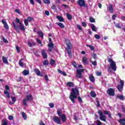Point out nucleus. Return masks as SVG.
Returning <instances> with one entry per match:
<instances>
[{
  "label": "nucleus",
  "mask_w": 125,
  "mask_h": 125,
  "mask_svg": "<svg viewBox=\"0 0 125 125\" xmlns=\"http://www.w3.org/2000/svg\"><path fill=\"white\" fill-rule=\"evenodd\" d=\"M77 95H80L79 89L76 88H73L69 96V99H70L73 104H75V100L78 98Z\"/></svg>",
  "instance_id": "f257e3e1"
},
{
  "label": "nucleus",
  "mask_w": 125,
  "mask_h": 125,
  "mask_svg": "<svg viewBox=\"0 0 125 125\" xmlns=\"http://www.w3.org/2000/svg\"><path fill=\"white\" fill-rule=\"evenodd\" d=\"M65 43L67 46L66 50L67 51L68 55L72 56V53H71V46H72V44H71V42H70V40L66 39L65 40Z\"/></svg>",
  "instance_id": "f03ea898"
},
{
  "label": "nucleus",
  "mask_w": 125,
  "mask_h": 125,
  "mask_svg": "<svg viewBox=\"0 0 125 125\" xmlns=\"http://www.w3.org/2000/svg\"><path fill=\"white\" fill-rule=\"evenodd\" d=\"M108 61L110 63V68L113 70V71H116L117 70V64L116 62L112 60V59H108Z\"/></svg>",
  "instance_id": "7ed1b4c3"
},
{
  "label": "nucleus",
  "mask_w": 125,
  "mask_h": 125,
  "mask_svg": "<svg viewBox=\"0 0 125 125\" xmlns=\"http://www.w3.org/2000/svg\"><path fill=\"white\" fill-rule=\"evenodd\" d=\"M26 98L23 99L22 103L24 106H27V102L28 101H32L33 100V96L31 95H27L25 96Z\"/></svg>",
  "instance_id": "20e7f679"
},
{
  "label": "nucleus",
  "mask_w": 125,
  "mask_h": 125,
  "mask_svg": "<svg viewBox=\"0 0 125 125\" xmlns=\"http://www.w3.org/2000/svg\"><path fill=\"white\" fill-rule=\"evenodd\" d=\"M84 71V69H77L76 71V78H78L79 79H82L83 75L82 73Z\"/></svg>",
  "instance_id": "39448f33"
},
{
  "label": "nucleus",
  "mask_w": 125,
  "mask_h": 125,
  "mask_svg": "<svg viewBox=\"0 0 125 125\" xmlns=\"http://www.w3.org/2000/svg\"><path fill=\"white\" fill-rule=\"evenodd\" d=\"M120 84H118L117 88L121 92L122 90H123V89L124 88V85L125 84V82L123 80L120 81Z\"/></svg>",
  "instance_id": "423d86ee"
},
{
  "label": "nucleus",
  "mask_w": 125,
  "mask_h": 125,
  "mask_svg": "<svg viewBox=\"0 0 125 125\" xmlns=\"http://www.w3.org/2000/svg\"><path fill=\"white\" fill-rule=\"evenodd\" d=\"M98 113L100 115V120H101V121H103V122H106V116L103 115L102 111L99 110Z\"/></svg>",
  "instance_id": "0eeeda50"
},
{
  "label": "nucleus",
  "mask_w": 125,
  "mask_h": 125,
  "mask_svg": "<svg viewBox=\"0 0 125 125\" xmlns=\"http://www.w3.org/2000/svg\"><path fill=\"white\" fill-rule=\"evenodd\" d=\"M53 121L56 124L58 125H61V119L57 116H54L53 117Z\"/></svg>",
  "instance_id": "6e6552de"
},
{
  "label": "nucleus",
  "mask_w": 125,
  "mask_h": 125,
  "mask_svg": "<svg viewBox=\"0 0 125 125\" xmlns=\"http://www.w3.org/2000/svg\"><path fill=\"white\" fill-rule=\"evenodd\" d=\"M107 93L110 96H114L115 95V90H114V89L110 88L107 90Z\"/></svg>",
  "instance_id": "1a4fd4ad"
},
{
  "label": "nucleus",
  "mask_w": 125,
  "mask_h": 125,
  "mask_svg": "<svg viewBox=\"0 0 125 125\" xmlns=\"http://www.w3.org/2000/svg\"><path fill=\"white\" fill-rule=\"evenodd\" d=\"M77 3L81 7H85V2L84 1V0H79Z\"/></svg>",
  "instance_id": "9d476101"
},
{
  "label": "nucleus",
  "mask_w": 125,
  "mask_h": 125,
  "mask_svg": "<svg viewBox=\"0 0 125 125\" xmlns=\"http://www.w3.org/2000/svg\"><path fill=\"white\" fill-rule=\"evenodd\" d=\"M34 71L35 74H36L37 75V76H39V77H42L43 74H42V73L41 72V71H40V70L39 69L34 68Z\"/></svg>",
  "instance_id": "9b49d317"
},
{
  "label": "nucleus",
  "mask_w": 125,
  "mask_h": 125,
  "mask_svg": "<svg viewBox=\"0 0 125 125\" xmlns=\"http://www.w3.org/2000/svg\"><path fill=\"white\" fill-rule=\"evenodd\" d=\"M13 25L15 28V30L18 32V33H20V27H19V25L16 24L14 22H13Z\"/></svg>",
  "instance_id": "f8f14e48"
},
{
  "label": "nucleus",
  "mask_w": 125,
  "mask_h": 125,
  "mask_svg": "<svg viewBox=\"0 0 125 125\" xmlns=\"http://www.w3.org/2000/svg\"><path fill=\"white\" fill-rule=\"evenodd\" d=\"M42 54L44 59H46V58H47V54H46V52H45V50H44V49L42 50Z\"/></svg>",
  "instance_id": "ddd939ff"
},
{
  "label": "nucleus",
  "mask_w": 125,
  "mask_h": 125,
  "mask_svg": "<svg viewBox=\"0 0 125 125\" xmlns=\"http://www.w3.org/2000/svg\"><path fill=\"white\" fill-rule=\"evenodd\" d=\"M60 117L61 118L62 123H65V122H66L67 119L66 118V115H65V114H62Z\"/></svg>",
  "instance_id": "4468645a"
},
{
  "label": "nucleus",
  "mask_w": 125,
  "mask_h": 125,
  "mask_svg": "<svg viewBox=\"0 0 125 125\" xmlns=\"http://www.w3.org/2000/svg\"><path fill=\"white\" fill-rule=\"evenodd\" d=\"M2 24H3L4 28H5V29H6L7 30H8V29H9V27H8V25L7 24V23L5 22V21L2 20Z\"/></svg>",
  "instance_id": "2eb2a0df"
},
{
  "label": "nucleus",
  "mask_w": 125,
  "mask_h": 125,
  "mask_svg": "<svg viewBox=\"0 0 125 125\" xmlns=\"http://www.w3.org/2000/svg\"><path fill=\"white\" fill-rule=\"evenodd\" d=\"M91 28L92 29V31H93V32H97V27H96V26H95V25H94V24H91Z\"/></svg>",
  "instance_id": "dca6fc26"
},
{
  "label": "nucleus",
  "mask_w": 125,
  "mask_h": 125,
  "mask_svg": "<svg viewBox=\"0 0 125 125\" xmlns=\"http://www.w3.org/2000/svg\"><path fill=\"white\" fill-rule=\"evenodd\" d=\"M20 30L21 31H23V32H25V27H24V25H23V24L22 22H20Z\"/></svg>",
  "instance_id": "f3484780"
},
{
  "label": "nucleus",
  "mask_w": 125,
  "mask_h": 125,
  "mask_svg": "<svg viewBox=\"0 0 125 125\" xmlns=\"http://www.w3.org/2000/svg\"><path fill=\"white\" fill-rule=\"evenodd\" d=\"M2 60L5 64H8V61H7V58L5 57H2Z\"/></svg>",
  "instance_id": "a211bd4d"
},
{
  "label": "nucleus",
  "mask_w": 125,
  "mask_h": 125,
  "mask_svg": "<svg viewBox=\"0 0 125 125\" xmlns=\"http://www.w3.org/2000/svg\"><path fill=\"white\" fill-rule=\"evenodd\" d=\"M66 86L68 87H73L74 86V83L73 82H68L66 83Z\"/></svg>",
  "instance_id": "6ab92c4d"
},
{
  "label": "nucleus",
  "mask_w": 125,
  "mask_h": 125,
  "mask_svg": "<svg viewBox=\"0 0 125 125\" xmlns=\"http://www.w3.org/2000/svg\"><path fill=\"white\" fill-rule=\"evenodd\" d=\"M57 71L59 73H60V74H61V75H62V76H67V74H66V72L64 71H62L60 69H58Z\"/></svg>",
  "instance_id": "aec40b11"
},
{
  "label": "nucleus",
  "mask_w": 125,
  "mask_h": 125,
  "mask_svg": "<svg viewBox=\"0 0 125 125\" xmlns=\"http://www.w3.org/2000/svg\"><path fill=\"white\" fill-rule=\"evenodd\" d=\"M82 61L84 64H88V62H87V58H86L85 57L83 58Z\"/></svg>",
  "instance_id": "412c9836"
},
{
  "label": "nucleus",
  "mask_w": 125,
  "mask_h": 125,
  "mask_svg": "<svg viewBox=\"0 0 125 125\" xmlns=\"http://www.w3.org/2000/svg\"><path fill=\"white\" fill-rule=\"evenodd\" d=\"M56 18L60 21V22H64V19H63V17L58 16Z\"/></svg>",
  "instance_id": "4be33fe9"
},
{
  "label": "nucleus",
  "mask_w": 125,
  "mask_h": 125,
  "mask_svg": "<svg viewBox=\"0 0 125 125\" xmlns=\"http://www.w3.org/2000/svg\"><path fill=\"white\" fill-rule=\"evenodd\" d=\"M108 9H109V11L110 13H113V5H112L111 4H109L108 5Z\"/></svg>",
  "instance_id": "5701e85b"
},
{
  "label": "nucleus",
  "mask_w": 125,
  "mask_h": 125,
  "mask_svg": "<svg viewBox=\"0 0 125 125\" xmlns=\"http://www.w3.org/2000/svg\"><path fill=\"white\" fill-rule=\"evenodd\" d=\"M56 24H58V26H59V27H60V28H62V29L65 28V26L64 25V24L61 22H57Z\"/></svg>",
  "instance_id": "b1692460"
},
{
  "label": "nucleus",
  "mask_w": 125,
  "mask_h": 125,
  "mask_svg": "<svg viewBox=\"0 0 125 125\" xmlns=\"http://www.w3.org/2000/svg\"><path fill=\"white\" fill-rule=\"evenodd\" d=\"M91 57L94 59V60H96L97 59V55L95 54V53H93L91 55Z\"/></svg>",
  "instance_id": "393cba45"
},
{
  "label": "nucleus",
  "mask_w": 125,
  "mask_h": 125,
  "mask_svg": "<svg viewBox=\"0 0 125 125\" xmlns=\"http://www.w3.org/2000/svg\"><path fill=\"white\" fill-rule=\"evenodd\" d=\"M89 79L90 81V82H91V83H94V77H93V76L92 75H90L89 76Z\"/></svg>",
  "instance_id": "a878e982"
},
{
  "label": "nucleus",
  "mask_w": 125,
  "mask_h": 125,
  "mask_svg": "<svg viewBox=\"0 0 125 125\" xmlns=\"http://www.w3.org/2000/svg\"><path fill=\"white\" fill-rule=\"evenodd\" d=\"M61 112H62V109H58V110L57 111V114H58V115L59 117H60L62 115V113Z\"/></svg>",
  "instance_id": "bb28decb"
},
{
  "label": "nucleus",
  "mask_w": 125,
  "mask_h": 125,
  "mask_svg": "<svg viewBox=\"0 0 125 125\" xmlns=\"http://www.w3.org/2000/svg\"><path fill=\"white\" fill-rule=\"evenodd\" d=\"M90 95L91 97H93V98L96 97V94L95 93V92H94V91H91L90 92Z\"/></svg>",
  "instance_id": "cd10ccee"
},
{
  "label": "nucleus",
  "mask_w": 125,
  "mask_h": 125,
  "mask_svg": "<svg viewBox=\"0 0 125 125\" xmlns=\"http://www.w3.org/2000/svg\"><path fill=\"white\" fill-rule=\"evenodd\" d=\"M22 74L24 76H27V75H29V71L27 70H23Z\"/></svg>",
  "instance_id": "c85d7f7f"
},
{
  "label": "nucleus",
  "mask_w": 125,
  "mask_h": 125,
  "mask_svg": "<svg viewBox=\"0 0 125 125\" xmlns=\"http://www.w3.org/2000/svg\"><path fill=\"white\" fill-rule=\"evenodd\" d=\"M21 116L24 120H27V115H26V113H25V112H22Z\"/></svg>",
  "instance_id": "c756f323"
},
{
  "label": "nucleus",
  "mask_w": 125,
  "mask_h": 125,
  "mask_svg": "<svg viewBox=\"0 0 125 125\" xmlns=\"http://www.w3.org/2000/svg\"><path fill=\"white\" fill-rule=\"evenodd\" d=\"M50 64L52 65V66H55V60H53V59H51V61H50Z\"/></svg>",
  "instance_id": "7c9ffc66"
},
{
  "label": "nucleus",
  "mask_w": 125,
  "mask_h": 125,
  "mask_svg": "<svg viewBox=\"0 0 125 125\" xmlns=\"http://www.w3.org/2000/svg\"><path fill=\"white\" fill-rule=\"evenodd\" d=\"M4 93L6 97H7L8 98H9V97H10V95H9V93H8V91H4Z\"/></svg>",
  "instance_id": "2f4dec72"
},
{
  "label": "nucleus",
  "mask_w": 125,
  "mask_h": 125,
  "mask_svg": "<svg viewBox=\"0 0 125 125\" xmlns=\"http://www.w3.org/2000/svg\"><path fill=\"white\" fill-rule=\"evenodd\" d=\"M66 17H67V19H68V20H71L72 19V18H73L72 15H70L69 14H66Z\"/></svg>",
  "instance_id": "473e14b6"
},
{
  "label": "nucleus",
  "mask_w": 125,
  "mask_h": 125,
  "mask_svg": "<svg viewBox=\"0 0 125 125\" xmlns=\"http://www.w3.org/2000/svg\"><path fill=\"white\" fill-rule=\"evenodd\" d=\"M91 63L93 65V66H97V62L96 61H91Z\"/></svg>",
  "instance_id": "72a5a7b5"
},
{
  "label": "nucleus",
  "mask_w": 125,
  "mask_h": 125,
  "mask_svg": "<svg viewBox=\"0 0 125 125\" xmlns=\"http://www.w3.org/2000/svg\"><path fill=\"white\" fill-rule=\"evenodd\" d=\"M117 98H119L121 100H124L125 97H124V96L120 95L117 96Z\"/></svg>",
  "instance_id": "f704fd0d"
},
{
  "label": "nucleus",
  "mask_w": 125,
  "mask_h": 125,
  "mask_svg": "<svg viewBox=\"0 0 125 125\" xmlns=\"http://www.w3.org/2000/svg\"><path fill=\"white\" fill-rule=\"evenodd\" d=\"M86 46H87V47H89L91 50H94V47H93V46H91L90 45H86Z\"/></svg>",
  "instance_id": "c9c22d12"
},
{
  "label": "nucleus",
  "mask_w": 125,
  "mask_h": 125,
  "mask_svg": "<svg viewBox=\"0 0 125 125\" xmlns=\"http://www.w3.org/2000/svg\"><path fill=\"white\" fill-rule=\"evenodd\" d=\"M89 20L91 23H93L94 22H95V20H94V19L91 17L89 18Z\"/></svg>",
  "instance_id": "e433bc0d"
},
{
  "label": "nucleus",
  "mask_w": 125,
  "mask_h": 125,
  "mask_svg": "<svg viewBox=\"0 0 125 125\" xmlns=\"http://www.w3.org/2000/svg\"><path fill=\"white\" fill-rule=\"evenodd\" d=\"M52 9H53V10H57V8L55 4H53L51 6Z\"/></svg>",
  "instance_id": "4c0bfd02"
},
{
  "label": "nucleus",
  "mask_w": 125,
  "mask_h": 125,
  "mask_svg": "<svg viewBox=\"0 0 125 125\" xmlns=\"http://www.w3.org/2000/svg\"><path fill=\"white\" fill-rule=\"evenodd\" d=\"M48 46V47L53 48V46H54V44H53V43H49Z\"/></svg>",
  "instance_id": "58836bf2"
},
{
  "label": "nucleus",
  "mask_w": 125,
  "mask_h": 125,
  "mask_svg": "<svg viewBox=\"0 0 125 125\" xmlns=\"http://www.w3.org/2000/svg\"><path fill=\"white\" fill-rule=\"evenodd\" d=\"M43 2H44V3H46V4L50 3V0H43Z\"/></svg>",
  "instance_id": "ea45409f"
},
{
  "label": "nucleus",
  "mask_w": 125,
  "mask_h": 125,
  "mask_svg": "<svg viewBox=\"0 0 125 125\" xmlns=\"http://www.w3.org/2000/svg\"><path fill=\"white\" fill-rule=\"evenodd\" d=\"M24 22L25 26H28V25L29 24V21L27 20H24Z\"/></svg>",
  "instance_id": "a19ab883"
},
{
  "label": "nucleus",
  "mask_w": 125,
  "mask_h": 125,
  "mask_svg": "<svg viewBox=\"0 0 125 125\" xmlns=\"http://www.w3.org/2000/svg\"><path fill=\"white\" fill-rule=\"evenodd\" d=\"M23 59H21L20 62H19V65H20L21 67H23L24 64H23V62H22V61Z\"/></svg>",
  "instance_id": "79ce46f5"
},
{
  "label": "nucleus",
  "mask_w": 125,
  "mask_h": 125,
  "mask_svg": "<svg viewBox=\"0 0 125 125\" xmlns=\"http://www.w3.org/2000/svg\"><path fill=\"white\" fill-rule=\"evenodd\" d=\"M39 37H41L42 39H43V33L42 32H39Z\"/></svg>",
  "instance_id": "37998d69"
},
{
  "label": "nucleus",
  "mask_w": 125,
  "mask_h": 125,
  "mask_svg": "<svg viewBox=\"0 0 125 125\" xmlns=\"http://www.w3.org/2000/svg\"><path fill=\"white\" fill-rule=\"evenodd\" d=\"M43 65H48V64H49V63H48V61H47V60H45V61L43 62Z\"/></svg>",
  "instance_id": "c03bdc74"
},
{
  "label": "nucleus",
  "mask_w": 125,
  "mask_h": 125,
  "mask_svg": "<svg viewBox=\"0 0 125 125\" xmlns=\"http://www.w3.org/2000/svg\"><path fill=\"white\" fill-rule=\"evenodd\" d=\"M49 106H50V108H54V104L52 103H49Z\"/></svg>",
  "instance_id": "a18cd8bd"
},
{
  "label": "nucleus",
  "mask_w": 125,
  "mask_h": 125,
  "mask_svg": "<svg viewBox=\"0 0 125 125\" xmlns=\"http://www.w3.org/2000/svg\"><path fill=\"white\" fill-rule=\"evenodd\" d=\"M78 101L79 103H83V99L81 97H78Z\"/></svg>",
  "instance_id": "49530a36"
},
{
  "label": "nucleus",
  "mask_w": 125,
  "mask_h": 125,
  "mask_svg": "<svg viewBox=\"0 0 125 125\" xmlns=\"http://www.w3.org/2000/svg\"><path fill=\"white\" fill-rule=\"evenodd\" d=\"M96 124L97 125H102V123L101 122V121H100V120H97Z\"/></svg>",
  "instance_id": "de8ad7c7"
},
{
  "label": "nucleus",
  "mask_w": 125,
  "mask_h": 125,
  "mask_svg": "<svg viewBox=\"0 0 125 125\" xmlns=\"http://www.w3.org/2000/svg\"><path fill=\"white\" fill-rule=\"evenodd\" d=\"M33 18L31 17H29L27 18V20L29 21V22H31V21H32L33 20Z\"/></svg>",
  "instance_id": "09e8293b"
},
{
  "label": "nucleus",
  "mask_w": 125,
  "mask_h": 125,
  "mask_svg": "<svg viewBox=\"0 0 125 125\" xmlns=\"http://www.w3.org/2000/svg\"><path fill=\"white\" fill-rule=\"evenodd\" d=\"M94 37L97 40H99V39H100V36H99L98 34L95 35Z\"/></svg>",
  "instance_id": "8fccbe9b"
},
{
  "label": "nucleus",
  "mask_w": 125,
  "mask_h": 125,
  "mask_svg": "<svg viewBox=\"0 0 125 125\" xmlns=\"http://www.w3.org/2000/svg\"><path fill=\"white\" fill-rule=\"evenodd\" d=\"M2 41L4 42H5L6 43H7V42H8V41H7V40L5 39L4 37H3Z\"/></svg>",
  "instance_id": "3c124183"
},
{
  "label": "nucleus",
  "mask_w": 125,
  "mask_h": 125,
  "mask_svg": "<svg viewBox=\"0 0 125 125\" xmlns=\"http://www.w3.org/2000/svg\"><path fill=\"white\" fill-rule=\"evenodd\" d=\"M16 48L18 53H19L20 52V49L19 48V47H18V46H16Z\"/></svg>",
  "instance_id": "603ef678"
},
{
  "label": "nucleus",
  "mask_w": 125,
  "mask_h": 125,
  "mask_svg": "<svg viewBox=\"0 0 125 125\" xmlns=\"http://www.w3.org/2000/svg\"><path fill=\"white\" fill-rule=\"evenodd\" d=\"M29 1L31 4H32V5H34L35 4V1H34V0H29Z\"/></svg>",
  "instance_id": "864d4df0"
},
{
  "label": "nucleus",
  "mask_w": 125,
  "mask_h": 125,
  "mask_svg": "<svg viewBox=\"0 0 125 125\" xmlns=\"http://www.w3.org/2000/svg\"><path fill=\"white\" fill-rule=\"evenodd\" d=\"M97 106L100 107V103L99 102V101H98V100H97Z\"/></svg>",
  "instance_id": "5fc2aeb1"
},
{
  "label": "nucleus",
  "mask_w": 125,
  "mask_h": 125,
  "mask_svg": "<svg viewBox=\"0 0 125 125\" xmlns=\"http://www.w3.org/2000/svg\"><path fill=\"white\" fill-rule=\"evenodd\" d=\"M82 24L83 27H86V23L85 22H82Z\"/></svg>",
  "instance_id": "6e6d98bb"
},
{
  "label": "nucleus",
  "mask_w": 125,
  "mask_h": 125,
  "mask_svg": "<svg viewBox=\"0 0 125 125\" xmlns=\"http://www.w3.org/2000/svg\"><path fill=\"white\" fill-rule=\"evenodd\" d=\"M15 11V12H16L17 13H18L19 14H20V11L18 9H16Z\"/></svg>",
  "instance_id": "4d7b16f0"
},
{
  "label": "nucleus",
  "mask_w": 125,
  "mask_h": 125,
  "mask_svg": "<svg viewBox=\"0 0 125 125\" xmlns=\"http://www.w3.org/2000/svg\"><path fill=\"white\" fill-rule=\"evenodd\" d=\"M37 42L39 44H42V41H41V40H40V39H39L38 38H37Z\"/></svg>",
  "instance_id": "13d9d810"
},
{
  "label": "nucleus",
  "mask_w": 125,
  "mask_h": 125,
  "mask_svg": "<svg viewBox=\"0 0 125 125\" xmlns=\"http://www.w3.org/2000/svg\"><path fill=\"white\" fill-rule=\"evenodd\" d=\"M72 65L73 66H74L75 68H77V63H76V62H72Z\"/></svg>",
  "instance_id": "bf43d9fd"
},
{
  "label": "nucleus",
  "mask_w": 125,
  "mask_h": 125,
  "mask_svg": "<svg viewBox=\"0 0 125 125\" xmlns=\"http://www.w3.org/2000/svg\"><path fill=\"white\" fill-rule=\"evenodd\" d=\"M8 119L10 120V121H12V120H13V116H10L8 117Z\"/></svg>",
  "instance_id": "052dcab7"
},
{
  "label": "nucleus",
  "mask_w": 125,
  "mask_h": 125,
  "mask_svg": "<svg viewBox=\"0 0 125 125\" xmlns=\"http://www.w3.org/2000/svg\"><path fill=\"white\" fill-rule=\"evenodd\" d=\"M45 14L47 15V16H49V12L47 11H45Z\"/></svg>",
  "instance_id": "680f3d73"
},
{
  "label": "nucleus",
  "mask_w": 125,
  "mask_h": 125,
  "mask_svg": "<svg viewBox=\"0 0 125 125\" xmlns=\"http://www.w3.org/2000/svg\"><path fill=\"white\" fill-rule=\"evenodd\" d=\"M11 99L13 102H15V101H16V98L15 97L12 98V97H11Z\"/></svg>",
  "instance_id": "e2e57ef3"
},
{
  "label": "nucleus",
  "mask_w": 125,
  "mask_h": 125,
  "mask_svg": "<svg viewBox=\"0 0 125 125\" xmlns=\"http://www.w3.org/2000/svg\"><path fill=\"white\" fill-rule=\"evenodd\" d=\"M15 21L16 23H20V20H19L18 18H16Z\"/></svg>",
  "instance_id": "0e129e2a"
},
{
  "label": "nucleus",
  "mask_w": 125,
  "mask_h": 125,
  "mask_svg": "<svg viewBox=\"0 0 125 125\" xmlns=\"http://www.w3.org/2000/svg\"><path fill=\"white\" fill-rule=\"evenodd\" d=\"M44 78L45 80L47 82L48 81V76H47V75H45Z\"/></svg>",
  "instance_id": "69168bd1"
},
{
  "label": "nucleus",
  "mask_w": 125,
  "mask_h": 125,
  "mask_svg": "<svg viewBox=\"0 0 125 125\" xmlns=\"http://www.w3.org/2000/svg\"><path fill=\"white\" fill-rule=\"evenodd\" d=\"M104 115H109V111H104Z\"/></svg>",
  "instance_id": "338daca9"
},
{
  "label": "nucleus",
  "mask_w": 125,
  "mask_h": 125,
  "mask_svg": "<svg viewBox=\"0 0 125 125\" xmlns=\"http://www.w3.org/2000/svg\"><path fill=\"white\" fill-rule=\"evenodd\" d=\"M96 74H97V76H101L102 75L101 72H97Z\"/></svg>",
  "instance_id": "774afa93"
}]
</instances>
